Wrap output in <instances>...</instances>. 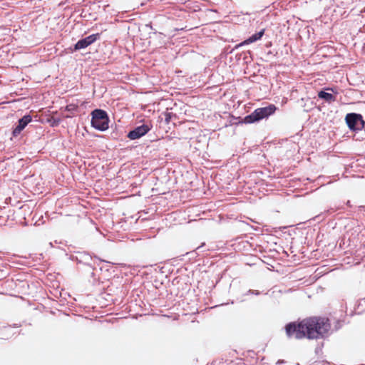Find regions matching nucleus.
<instances>
[{"instance_id": "obj_5", "label": "nucleus", "mask_w": 365, "mask_h": 365, "mask_svg": "<svg viewBox=\"0 0 365 365\" xmlns=\"http://www.w3.org/2000/svg\"><path fill=\"white\" fill-rule=\"evenodd\" d=\"M151 128L152 125L150 123H144L130 131L128 134V137L130 140L138 139L148 133L151 130Z\"/></svg>"}, {"instance_id": "obj_9", "label": "nucleus", "mask_w": 365, "mask_h": 365, "mask_svg": "<svg viewBox=\"0 0 365 365\" xmlns=\"http://www.w3.org/2000/svg\"><path fill=\"white\" fill-rule=\"evenodd\" d=\"M318 96L319 98L324 99L328 103L334 102L336 101V97L334 95L324 91H319L318 93Z\"/></svg>"}, {"instance_id": "obj_2", "label": "nucleus", "mask_w": 365, "mask_h": 365, "mask_svg": "<svg viewBox=\"0 0 365 365\" xmlns=\"http://www.w3.org/2000/svg\"><path fill=\"white\" fill-rule=\"evenodd\" d=\"M91 125L97 130L104 131L108 128V117L106 111L96 109L92 113Z\"/></svg>"}, {"instance_id": "obj_10", "label": "nucleus", "mask_w": 365, "mask_h": 365, "mask_svg": "<svg viewBox=\"0 0 365 365\" xmlns=\"http://www.w3.org/2000/svg\"><path fill=\"white\" fill-rule=\"evenodd\" d=\"M66 109L68 111L73 112L78 109V106H76L75 104H69L66 106Z\"/></svg>"}, {"instance_id": "obj_7", "label": "nucleus", "mask_w": 365, "mask_h": 365, "mask_svg": "<svg viewBox=\"0 0 365 365\" xmlns=\"http://www.w3.org/2000/svg\"><path fill=\"white\" fill-rule=\"evenodd\" d=\"M31 116L29 115H24L19 120L18 125L14 129L13 135H18L25 127L31 121Z\"/></svg>"}, {"instance_id": "obj_8", "label": "nucleus", "mask_w": 365, "mask_h": 365, "mask_svg": "<svg viewBox=\"0 0 365 365\" xmlns=\"http://www.w3.org/2000/svg\"><path fill=\"white\" fill-rule=\"evenodd\" d=\"M264 30L262 29L260 31H259L258 33H256V34L252 35L250 37H249L247 40L243 41L239 46L249 44V43H253L255 41L259 40L264 35Z\"/></svg>"}, {"instance_id": "obj_4", "label": "nucleus", "mask_w": 365, "mask_h": 365, "mask_svg": "<svg viewBox=\"0 0 365 365\" xmlns=\"http://www.w3.org/2000/svg\"><path fill=\"white\" fill-rule=\"evenodd\" d=\"M345 120L351 130H361L364 127L365 122L360 114L348 113Z\"/></svg>"}, {"instance_id": "obj_6", "label": "nucleus", "mask_w": 365, "mask_h": 365, "mask_svg": "<svg viewBox=\"0 0 365 365\" xmlns=\"http://www.w3.org/2000/svg\"><path fill=\"white\" fill-rule=\"evenodd\" d=\"M99 36L98 34L90 35L84 38L80 39L75 44V50H80L82 48H85L95 42L98 37Z\"/></svg>"}, {"instance_id": "obj_1", "label": "nucleus", "mask_w": 365, "mask_h": 365, "mask_svg": "<svg viewBox=\"0 0 365 365\" xmlns=\"http://www.w3.org/2000/svg\"><path fill=\"white\" fill-rule=\"evenodd\" d=\"M331 328L328 319L310 317L302 320L299 324L290 323L286 326L288 336L296 339L307 337L309 339L323 338Z\"/></svg>"}, {"instance_id": "obj_11", "label": "nucleus", "mask_w": 365, "mask_h": 365, "mask_svg": "<svg viewBox=\"0 0 365 365\" xmlns=\"http://www.w3.org/2000/svg\"><path fill=\"white\" fill-rule=\"evenodd\" d=\"M170 113L166 114L165 120H166L167 122H169V120H170Z\"/></svg>"}, {"instance_id": "obj_12", "label": "nucleus", "mask_w": 365, "mask_h": 365, "mask_svg": "<svg viewBox=\"0 0 365 365\" xmlns=\"http://www.w3.org/2000/svg\"><path fill=\"white\" fill-rule=\"evenodd\" d=\"M327 90H330V91H334V89L333 88H327Z\"/></svg>"}, {"instance_id": "obj_3", "label": "nucleus", "mask_w": 365, "mask_h": 365, "mask_svg": "<svg viewBox=\"0 0 365 365\" xmlns=\"http://www.w3.org/2000/svg\"><path fill=\"white\" fill-rule=\"evenodd\" d=\"M276 110L274 105H269L267 107L259 108L252 112L250 115L245 118V123H252L260 120L264 118L273 114Z\"/></svg>"}]
</instances>
